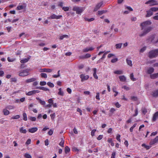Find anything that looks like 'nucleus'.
Returning <instances> with one entry per match:
<instances>
[{"instance_id":"nucleus-32","label":"nucleus","mask_w":158,"mask_h":158,"mask_svg":"<svg viewBox=\"0 0 158 158\" xmlns=\"http://www.w3.org/2000/svg\"><path fill=\"white\" fill-rule=\"evenodd\" d=\"M30 58H28L27 59H24L22 60H21L20 62L22 63H24L27 62L28 60H29Z\"/></svg>"},{"instance_id":"nucleus-7","label":"nucleus","mask_w":158,"mask_h":158,"mask_svg":"<svg viewBox=\"0 0 158 158\" xmlns=\"http://www.w3.org/2000/svg\"><path fill=\"white\" fill-rule=\"evenodd\" d=\"M53 70V69L44 68L40 69V72H45L47 73H51Z\"/></svg>"},{"instance_id":"nucleus-8","label":"nucleus","mask_w":158,"mask_h":158,"mask_svg":"<svg viewBox=\"0 0 158 158\" xmlns=\"http://www.w3.org/2000/svg\"><path fill=\"white\" fill-rule=\"evenodd\" d=\"M62 17L61 15H56L55 14H53L48 18V19H58Z\"/></svg>"},{"instance_id":"nucleus-2","label":"nucleus","mask_w":158,"mask_h":158,"mask_svg":"<svg viewBox=\"0 0 158 158\" xmlns=\"http://www.w3.org/2000/svg\"><path fill=\"white\" fill-rule=\"evenodd\" d=\"M152 27H148L145 29L144 28L143 32L142 33L140 34L139 35V36L141 37L144 36L150 32L152 30Z\"/></svg>"},{"instance_id":"nucleus-29","label":"nucleus","mask_w":158,"mask_h":158,"mask_svg":"<svg viewBox=\"0 0 158 158\" xmlns=\"http://www.w3.org/2000/svg\"><path fill=\"white\" fill-rule=\"evenodd\" d=\"M122 43H119L116 44L115 45V47L116 49H119L120 48H121L122 45Z\"/></svg>"},{"instance_id":"nucleus-58","label":"nucleus","mask_w":158,"mask_h":158,"mask_svg":"<svg viewBox=\"0 0 158 158\" xmlns=\"http://www.w3.org/2000/svg\"><path fill=\"white\" fill-rule=\"evenodd\" d=\"M31 139H29L27 141L26 143V144H27V145L31 143Z\"/></svg>"},{"instance_id":"nucleus-5","label":"nucleus","mask_w":158,"mask_h":158,"mask_svg":"<svg viewBox=\"0 0 158 158\" xmlns=\"http://www.w3.org/2000/svg\"><path fill=\"white\" fill-rule=\"evenodd\" d=\"M152 24V22L150 21H146L140 24V26H141V30L144 29L145 27L148 25H151Z\"/></svg>"},{"instance_id":"nucleus-20","label":"nucleus","mask_w":158,"mask_h":158,"mask_svg":"<svg viewBox=\"0 0 158 158\" xmlns=\"http://www.w3.org/2000/svg\"><path fill=\"white\" fill-rule=\"evenodd\" d=\"M93 70L94 71V73H93V76L94 78L96 79H98V77L96 75V68H94L93 69Z\"/></svg>"},{"instance_id":"nucleus-46","label":"nucleus","mask_w":158,"mask_h":158,"mask_svg":"<svg viewBox=\"0 0 158 158\" xmlns=\"http://www.w3.org/2000/svg\"><path fill=\"white\" fill-rule=\"evenodd\" d=\"M39 102L40 103L41 105L44 106L46 103L45 101H43L41 100H40V101Z\"/></svg>"},{"instance_id":"nucleus-21","label":"nucleus","mask_w":158,"mask_h":158,"mask_svg":"<svg viewBox=\"0 0 158 158\" xmlns=\"http://www.w3.org/2000/svg\"><path fill=\"white\" fill-rule=\"evenodd\" d=\"M158 77V73H154L153 74H151L150 75V77L152 79H155L157 78Z\"/></svg>"},{"instance_id":"nucleus-48","label":"nucleus","mask_w":158,"mask_h":158,"mask_svg":"<svg viewBox=\"0 0 158 158\" xmlns=\"http://www.w3.org/2000/svg\"><path fill=\"white\" fill-rule=\"evenodd\" d=\"M118 60V59L117 58H115L112 59L111 60V62L112 63H114L116 62Z\"/></svg>"},{"instance_id":"nucleus-41","label":"nucleus","mask_w":158,"mask_h":158,"mask_svg":"<svg viewBox=\"0 0 158 158\" xmlns=\"http://www.w3.org/2000/svg\"><path fill=\"white\" fill-rule=\"evenodd\" d=\"M47 84L50 87L52 88L54 86V85L53 83H51L50 82H48L47 83Z\"/></svg>"},{"instance_id":"nucleus-54","label":"nucleus","mask_w":158,"mask_h":158,"mask_svg":"<svg viewBox=\"0 0 158 158\" xmlns=\"http://www.w3.org/2000/svg\"><path fill=\"white\" fill-rule=\"evenodd\" d=\"M15 59H10V57L7 58V60L10 62H12L15 60Z\"/></svg>"},{"instance_id":"nucleus-37","label":"nucleus","mask_w":158,"mask_h":158,"mask_svg":"<svg viewBox=\"0 0 158 158\" xmlns=\"http://www.w3.org/2000/svg\"><path fill=\"white\" fill-rule=\"evenodd\" d=\"M155 37L154 35H152L150 36L149 39V40L151 41V42H153V41L155 39Z\"/></svg>"},{"instance_id":"nucleus-61","label":"nucleus","mask_w":158,"mask_h":158,"mask_svg":"<svg viewBox=\"0 0 158 158\" xmlns=\"http://www.w3.org/2000/svg\"><path fill=\"white\" fill-rule=\"evenodd\" d=\"M67 91L69 94H71V93L72 90L71 89L69 88H68L67 89Z\"/></svg>"},{"instance_id":"nucleus-11","label":"nucleus","mask_w":158,"mask_h":158,"mask_svg":"<svg viewBox=\"0 0 158 158\" xmlns=\"http://www.w3.org/2000/svg\"><path fill=\"white\" fill-rule=\"evenodd\" d=\"M80 77L81 78V81L82 82L87 80L89 77V76L88 75L85 76L83 74L80 75Z\"/></svg>"},{"instance_id":"nucleus-42","label":"nucleus","mask_w":158,"mask_h":158,"mask_svg":"<svg viewBox=\"0 0 158 158\" xmlns=\"http://www.w3.org/2000/svg\"><path fill=\"white\" fill-rule=\"evenodd\" d=\"M60 70L58 71L57 72V75H54L52 76V77L53 78H56L59 77L60 76Z\"/></svg>"},{"instance_id":"nucleus-3","label":"nucleus","mask_w":158,"mask_h":158,"mask_svg":"<svg viewBox=\"0 0 158 158\" xmlns=\"http://www.w3.org/2000/svg\"><path fill=\"white\" fill-rule=\"evenodd\" d=\"M30 71V69H29L24 70L19 73V75L22 77L27 76L29 74V72Z\"/></svg>"},{"instance_id":"nucleus-31","label":"nucleus","mask_w":158,"mask_h":158,"mask_svg":"<svg viewBox=\"0 0 158 158\" xmlns=\"http://www.w3.org/2000/svg\"><path fill=\"white\" fill-rule=\"evenodd\" d=\"M106 12L107 11L106 10H99L98 11V15H101L103 13H106Z\"/></svg>"},{"instance_id":"nucleus-47","label":"nucleus","mask_w":158,"mask_h":158,"mask_svg":"<svg viewBox=\"0 0 158 158\" xmlns=\"http://www.w3.org/2000/svg\"><path fill=\"white\" fill-rule=\"evenodd\" d=\"M29 119L31 120V121H35L36 119V118L35 117H30Z\"/></svg>"},{"instance_id":"nucleus-4","label":"nucleus","mask_w":158,"mask_h":158,"mask_svg":"<svg viewBox=\"0 0 158 158\" xmlns=\"http://www.w3.org/2000/svg\"><path fill=\"white\" fill-rule=\"evenodd\" d=\"M73 10L74 11H76V13L78 14H81L83 11V9L82 8L76 6L73 7Z\"/></svg>"},{"instance_id":"nucleus-38","label":"nucleus","mask_w":158,"mask_h":158,"mask_svg":"<svg viewBox=\"0 0 158 158\" xmlns=\"http://www.w3.org/2000/svg\"><path fill=\"white\" fill-rule=\"evenodd\" d=\"M85 21H87L88 22H91L94 20V19L93 18H91L90 19H89L87 18H85Z\"/></svg>"},{"instance_id":"nucleus-25","label":"nucleus","mask_w":158,"mask_h":158,"mask_svg":"<svg viewBox=\"0 0 158 158\" xmlns=\"http://www.w3.org/2000/svg\"><path fill=\"white\" fill-rule=\"evenodd\" d=\"M158 118V116L157 114H156V112L154 114L152 118V121H155L157 118Z\"/></svg>"},{"instance_id":"nucleus-45","label":"nucleus","mask_w":158,"mask_h":158,"mask_svg":"<svg viewBox=\"0 0 158 158\" xmlns=\"http://www.w3.org/2000/svg\"><path fill=\"white\" fill-rule=\"evenodd\" d=\"M20 117V116L19 115H15L14 116H13L11 118V119H17L19 118Z\"/></svg>"},{"instance_id":"nucleus-43","label":"nucleus","mask_w":158,"mask_h":158,"mask_svg":"<svg viewBox=\"0 0 158 158\" xmlns=\"http://www.w3.org/2000/svg\"><path fill=\"white\" fill-rule=\"evenodd\" d=\"M24 7L23 6L21 5L17 7V10H22L23 9Z\"/></svg>"},{"instance_id":"nucleus-14","label":"nucleus","mask_w":158,"mask_h":158,"mask_svg":"<svg viewBox=\"0 0 158 158\" xmlns=\"http://www.w3.org/2000/svg\"><path fill=\"white\" fill-rule=\"evenodd\" d=\"M35 89H41L44 91H49V89L46 88L44 87H42V86H38V87H36L35 88Z\"/></svg>"},{"instance_id":"nucleus-27","label":"nucleus","mask_w":158,"mask_h":158,"mask_svg":"<svg viewBox=\"0 0 158 158\" xmlns=\"http://www.w3.org/2000/svg\"><path fill=\"white\" fill-rule=\"evenodd\" d=\"M142 147H144L147 150L149 149L151 147V146H147L145 145L144 143H143L142 145Z\"/></svg>"},{"instance_id":"nucleus-6","label":"nucleus","mask_w":158,"mask_h":158,"mask_svg":"<svg viewBox=\"0 0 158 158\" xmlns=\"http://www.w3.org/2000/svg\"><path fill=\"white\" fill-rule=\"evenodd\" d=\"M146 4H149L150 6L158 5L157 1L155 0H150L146 2L145 3Z\"/></svg>"},{"instance_id":"nucleus-55","label":"nucleus","mask_w":158,"mask_h":158,"mask_svg":"<svg viewBox=\"0 0 158 158\" xmlns=\"http://www.w3.org/2000/svg\"><path fill=\"white\" fill-rule=\"evenodd\" d=\"M85 58H89L91 56V55L89 53H87L85 55H84Z\"/></svg>"},{"instance_id":"nucleus-63","label":"nucleus","mask_w":158,"mask_h":158,"mask_svg":"<svg viewBox=\"0 0 158 158\" xmlns=\"http://www.w3.org/2000/svg\"><path fill=\"white\" fill-rule=\"evenodd\" d=\"M11 81L15 82L17 81V79L15 77L12 78H11Z\"/></svg>"},{"instance_id":"nucleus-53","label":"nucleus","mask_w":158,"mask_h":158,"mask_svg":"<svg viewBox=\"0 0 158 158\" xmlns=\"http://www.w3.org/2000/svg\"><path fill=\"white\" fill-rule=\"evenodd\" d=\"M52 104L49 103L47 105L44 106L45 108L50 107H51L52 106Z\"/></svg>"},{"instance_id":"nucleus-30","label":"nucleus","mask_w":158,"mask_h":158,"mask_svg":"<svg viewBox=\"0 0 158 158\" xmlns=\"http://www.w3.org/2000/svg\"><path fill=\"white\" fill-rule=\"evenodd\" d=\"M127 62V64L130 66H132V61L131 60H129L128 58L126 59Z\"/></svg>"},{"instance_id":"nucleus-56","label":"nucleus","mask_w":158,"mask_h":158,"mask_svg":"<svg viewBox=\"0 0 158 158\" xmlns=\"http://www.w3.org/2000/svg\"><path fill=\"white\" fill-rule=\"evenodd\" d=\"M96 98L98 100H100V98H99V93H97V95L96 96Z\"/></svg>"},{"instance_id":"nucleus-1","label":"nucleus","mask_w":158,"mask_h":158,"mask_svg":"<svg viewBox=\"0 0 158 158\" xmlns=\"http://www.w3.org/2000/svg\"><path fill=\"white\" fill-rule=\"evenodd\" d=\"M158 56V49L152 50L149 52L148 56L150 58L156 57Z\"/></svg>"},{"instance_id":"nucleus-50","label":"nucleus","mask_w":158,"mask_h":158,"mask_svg":"<svg viewBox=\"0 0 158 158\" xmlns=\"http://www.w3.org/2000/svg\"><path fill=\"white\" fill-rule=\"evenodd\" d=\"M62 9L64 11H67L69 10V7H63L62 8Z\"/></svg>"},{"instance_id":"nucleus-59","label":"nucleus","mask_w":158,"mask_h":158,"mask_svg":"<svg viewBox=\"0 0 158 158\" xmlns=\"http://www.w3.org/2000/svg\"><path fill=\"white\" fill-rule=\"evenodd\" d=\"M120 135L119 134L117 135L116 136V139H117L118 141L119 142H120Z\"/></svg>"},{"instance_id":"nucleus-52","label":"nucleus","mask_w":158,"mask_h":158,"mask_svg":"<svg viewBox=\"0 0 158 158\" xmlns=\"http://www.w3.org/2000/svg\"><path fill=\"white\" fill-rule=\"evenodd\" d=\"M53 131L52 129H50L49 131L48 132V134L50 135H52L53 133Z\"/></svg>"},{"instance_id":"nucleus-40","label":"nucleus","mask_w":158,"mask_h":158,"mask_svg":"<svg viewBox=\"0 0 158 158\" xmlns=\"http://www.w3.org/2000/svg\"><path fill=\"white\" fill-rule=\"evenodd\" d=\"M68 35H64L62 36H60V40H63L64 38H68Z\"/></svg>"},{"instance_id":"nucleus-39","label":"nucleus","mask_w":158,"mask_h":158,"mask_svg":"<svg viewBox=\"0 0 158 158\" xmlns=\"http://www.w3.org/2000/svg\"><path fill=\"white\" fill-rule=\"evenodd\" d=\"M23 119L24 121H27V114L25 113H23Z\"/></svg>"},{"instance_id":"nucleus-35","label":"nucleus","mask_w":158,"mask_h":158,"mask_svg":"<svg viewBox=\"0 0 158 158\" xmlns=\"http://www.w3.org/2000/svg\"><path fill=\"white\" fill-rule=\"evenodd\" d=\"M40 76L42 78H46L47 77V74L44 73H42L40 74Z\"/></svg>"},{"instance_id":"nucleus-28","label":"nucleus","mask_w":158,"mask_h":158,"mask_svg":"<svg viewBox=\"0 0 158 158\" xmlns=\"http://www.w3.org/2000/svg\"><path fill=\"white\" fill-rule=\"evenodd\" d=\"M59 92L58 93V94L61 96H64V92L62 91L61 88L59 89Z\"/></svg>"},{"instance_id":"nucleus-22","label":"nucleus","mask_w":158,"mask_h":158,"mask_svg":"<svg viewBox=\"0 0 158 158\" xmlns=\"http://www.w3.org/2000/svg\"><path fill=\"white\" fill-rule=\"evenodd\" d=\"M35 90L28 92L26 94V95L31 96L35 94Z\"/></svg>"},{"instance_id":"nucleus-36","label":"nucleus","mask_w":158,"mask_h":158,"mask_svg":"<svg viewBox=\"0 0 158 158\" xmlns=\"http://www.w3.org/2000/svg\"><path fill=\"white\" fill-rule=\"evenodd\" d=\"M151 10L152 11L156 12L157 10H158V7H153L151 8H150Z\"/></svg>"},{"instance_id":"nucleus-17","label":"nucleus","mask_w":158,"mask_h":158,"mask_svg":"<svg viewBox=\"0 0 158 158\" xmlns=\"http://www.w3.org/2000/svg\"><path fill=\"white\" fill-rule=\"evenodd\" d=\"M152 95L155 97H157L158 96V89L153 91L152 92Z\"/></svg>"},{"instance_id":"nucleus-49","label":"nucleus","mask_w":158,"mask_h":158,"mask_svg":"<svg viewBox=\"0 0 158 158\" xmlns=\"http://www.w3.org/2000/svg\"><path fill=\"white\" fill-rule=\"evenodd\" d=\"M46 84V82L44 81H40V85L41 86L45 85Z\"/></svg>"},{"instance_id":"nucleus-57","label":"nucleus","mask_w":158,"mask_h":158,"mask_svg":"<svg viewBox=\"0 0 158 158\" xmlns=\"http://www.w3.org/2000/svg\"><path fill=\"white\" fill-rule=\"evenodd\" d=\"M96 131V130L94 129L91 132V135L92 136H93L94 135V133Z\"/></svg>"},{"instance_id":"nucleus-15","label":"nucleus","mask_w":158,"mask_h":158,"mask_svg":"<svg viewBox=\"0 0 158 158\" xmlns=\"http://www.w3.org/2000/svg\"><path fill=\"white\" fill-rule=\"evenodd\" d=\"M154 69L152 67L149 68L147 70V73L148 74H151L154 71Z\"/></svg>"},{"instance_id":"nucleus-64","label":"nucleus","mask_w":158,"mask_h":158,"mask_svg":"<svg viewBox=\"0 0 158 158\" xmlns=\"http://www.w3.org/2000/svg\"><path fill=\"white\" fill-rule=\"evenodd\" d=\"M6 108L9 110L12 109L14 108V107H13V106H7L6 107Z\"/></svg>"},{"instance_id":"nucleus-26","label":"nucleus","mask_w":158,"mask_h":158,"mask_svg":"<svg viewBox=\"0 0 158 158\" xmlns=\"http://www.w3.org/2000/svg\"><path fill=\"white\" fill-rule=\"evenodd\" d=\"M4 115H7L9 114V111L6 109H4L3 110Z\"/></svg>"},{"instance_id":"nucleus-24","label":"nucleus","mask_w":158,"mask_h":158,"mask_svg":"<svg viewBox=\"0 0 158 158\" xmlns=\"http://www.w3.org/2000/svg\"><path fill=\"white\" fill-rule=\"evenodd\" d=\"M114 73L117 74H121L123 73V71L122 70H118L114 71Z\"/></svg>"},{"instance_id":"nucleus-44","label":"nucleus","mask_w":158,"mask_h":158,"mask_svg":"<svg viewBox=\"0 0 158 158\" xmlns=\"http://www.w3.org/2000/svg\"><path fill=\"white\" fill-rule=\"evenodd\" d=\"M24 157L26 158H31V156L28 153L25 154L24 155Z\"/></svg>"},{"instance_id":"nucleus-18","label":"nucleus","mask_w":158,"mask_h":158,"mask_svg":"<svg viewBox=\"0 0 158 158\" xmlns=\"http://www.w3.org/2000/svg\"><path fill=\"white\" fill-rule=\"evenodd\" d=\"M119 78L120 81H125L126 80V77L124 75L120 76L119 77Z\"/></svg>"},{"instance_id":"nucleus-12","label":"nucleus","mask_w":158,"mask_h":158,"mask_svg":"<svg viewBox=\"0 0 158 158\" xmlns=\"http://www.w3.org/2000/svg\"><path fill=\"white\" fill-rule=\"evenodd\" d=\"M38 128L36 127H33L31 128H30L28 129V131L29 132L31 133H33L37 131Z\"/></svg>"},{"instance_id":"nucleus-33","label":"nucleus","mask_w":158,"mask_h":158,"mask_svg":"<svg viewBox=\"0 0 158 158\" xmlns=\"http://www.w3.org/2000/svg\"><path fill=\"white\" fill-rule=\"evenodd\" d=\"M65 153L67 154V153L69 152L70 151L69 148L67 146L65 147Z\"/></svg>"},{"instance_id":"nucleus-23","label":"nucleus","mask_w":158,"mask_h":158,"mask_svg":"<svg viewBox=\"0 0 158 158\" xmlns=\"http://www.w3.org/2000/svg\"><path fill=\"white\" fill-rule=\"evenodd\" d=\"M19 131L21 133L25 134L27 132V131L25 129H23V127L20 128L19 129Z\"/></svg>"},{"instance_id":"nucleus-34","label":"nucleus","mask_w":158,"mask_h":158,"mask_svg":"<svg viewBox=\"0 0 158 158\" xmlns=\"http://www.w3.org/2000/svg\"><path fill=\"white\" fill-rule=\"evenodd\" d=\"M131 79L133 81H134L136 80V79L134 77V75L133 73H131L130 75Z\"/></svg>"},{"instance_id":"nucleus-62","label":"nucleus","mask_w":158,"mask_h":158,"mask_svg":"<svg viewBox=\"0 0 158 158\" xmlns=\"http://www.w3.org/2000/svg\"><path fill=\"white\" fill-rule=\"evenodd\" d=\"M142 111L143 114H145L147 112V110L146 108H144L142 109Z\"/></svg>"},{"instance_id":"nucleus-19","label":"nucleus","mask_w":158,"mask_h":158,"mask_svg":"<svg viewBox=\"0 0 158 158\" xmlns=\"http://www.w3.org/2000/svg\"><path fill=\"white\" fill-rule=\"evenodd\" d=\"M94 49V48L92 47H90L89 48H86L85 49H84L83 50V52H88L89 51H92Z\"/></svg>"},{"instance_id":"nucleus-51","label":"nucleus","mask_w":158,"mask_h":158,"mask_svg":"<svg viewBox=\"0 0 158 158\" xmlns=\"http://www.w3.org/2000/svg\"><path fill=\"white\" fill-rule=\"evenodd\" d=\"M64 141L63 140H61V142L59 143V145L60 146L63 147H64Z\"/></svg>"},{"instance_id":"nucleus-60","label":"nucleus","mask_w":158,"mask_h":158,"mask_svg":"<svg viewBox=\"0 0 158 158\" xmlns=\"http://www.w3.org/2000/svg\"><path fill=\"white\" fill-rule=\"evenodd\" d=\"M103 137V135H100L98 136L97 138V139L98 140H100Z\"/></svg>"},{"instance_id":"nucleus-16","label":"nucleus","mask_w":158,"mask_h":158,"mask_svg":"<svg viewBox=\"0 0 158 158\" xmlns=\"http://www.w3.org/2000/svg\"><path fill=\"white\" fill-rule=\"evenodd\" d=\"M36 80L35 78H32L30 79H29L26 80V83H30L35 81Z\"/></svg>"},{"instance_id":"nucleus-13","label":"nucleus","mask_w":158,"mask_h":158,"mask_svg":"<svg viewBox=\"0 0 158 158\" xmlns=\"http://www.w3.org/2000/svg\"><path fill=\"white\" fill-rule=\"evenodd\" d=\"M147 14L146 16V17H149L153 15V13L150 9L148 10L147 11Z\"/></svg>"},{"instance_id":"nucleus-9","label":"nucleus","mask_w":158,"mask_h":158,"mask_svg":"<svg viewBox=\"0 0 158 158\" xmlns=\"http://www.w3.org/2000/svg\"><path fill=\"white\" fill-rule=\"evenodd\" d=\"M103 4L102 2L98 3L95 7L94 11H96L99 9Z\"/></svg>"},{"instance_id":"nucleus-10","label":"nucleus","mask_w":158,"mask_h":158,"mask_svg":"<svg viewBox=\"0 0 158 158\" xmlns=\"http://www.w3.org/2000/svg\"><path fill=\"white\" fill-rule=\"evenodd\" d=\"M158 142V136H157L153 139L151 140L150 141V145H153Z\"/></svg>"}]
</instances>
